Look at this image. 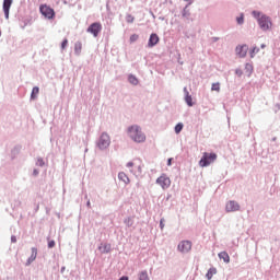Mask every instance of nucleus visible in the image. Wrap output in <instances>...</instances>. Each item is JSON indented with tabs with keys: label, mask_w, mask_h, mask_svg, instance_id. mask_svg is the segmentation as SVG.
<instances>
[{
	"label": "nucleus",
	"mask_w": 280,
	"mask_h": 280,
	"mask_svg": "<svg viewBox=\"0 0 280 280\" xmlns=\"http://www.w3.org/2000/svg\"><path fill=\"white\" fill-rule=\"evenodd\" d=\"M127 132L128 137H130L135 143H145V133L141 130L139 125L128 127Z\"/></svg>",
	"instance_id": "nucleus-1"
},
{
	"label": "nucleus",
	"mask_w": 280,
	"mask_h": 280,
	"mask_svg": "<svg viewBox=\"0 0 280 280\" xmlns=\"http://www.w3.org/2000/svg\"><path fill=\"white\" fill-rule=\"evenodd\" d=\"M253 16H255V19H258V25L260 28H262L264 32H267V30H270L272 27V22L270 21V18L261 15V13L257 11H253Z\"/></svg>",
	"instance_id": "nucleus-2"
},
{
	"label": "nucleus",
	"mask_w": 280,
	"mask_h": 280,
	"mask_svg": "<svg viewBox=\"0 0 280 280\" xmlns=\"http://www.w3.org/2000/svg\"><path fill=\"white\" fill-rule=\"evenodd\" d=\"M217 159H218V154L205 152L202 154L201 160L199 161V165H200V167H209V165H211V163H215Z\"/></svg>",
	"instance_id": "nucleus-3"
},
{
	"label": "nucleus",
	"mask_w": 280,
	"mask_h": 280,
	"mask_svg": "<svg viewBox=\"0 0 280 280\" xmlns=\"http://www.w3.org/2000/svg\"><path fill=\"white\" fill-rule=\"evenodd\" d=\"M127 167L130 168L132 174H141V171L143 170V162L141 159H135L133 161L127 163Z\"/></svg>",
	"instance_id": "nucleus-4"
},
{
	"label": "nucleus",
	"mask_w": 280,
	"mask_h": 280,
	"mask_svg": "<svg viewBox=\"0 0 280 280\" xmlns=\"http://www.w3.org/2000/svg\"><path fill=\"white\" fill-rule=\"evenodd\" d=\"M110 145V136L108 133L103 132L98 139L97 147L100 150H106Z\"/></svg>",
	"instance_id": "nucleus-5"
},
{
	"label": "nucleus",
	"mask_w": 280,
	"mask_h": 280,
	"mask_svg": "<svg viewBox=\"0 0 280 280\" xmlns=\"http://www.w3.org/2000/svg\"><path fill=\"white\" fill-rule=\"evenodd\" d=\"M156 184L162 187V189H170L172 185V179L165 174H162L160 177L156 178Z\"/></svg>",
	"instance_id": "nucleus-6"
},
{
	"label": "nucleus",
	"mask_w": 280,
	"mask_h": 280,
	"mask_svg": "<svg viewBox=\"0 0 280 280\" xmlns=\"http://www.w3.org/2000/svg\"><path fill=\"white\" fill-rule=\"evenodd\" d=\"M86 32L89 34H92L94 36V38H97V36H100V33L102 32V23H100V22L92 23L88 27Z\"/></svg>",
	"instance_id": "nucleus-7"
},
{
	"label": "nucleus",
	"mask_w": 280,
	"mask_h": 280,
	"mask_svg": "<svg viewBox=\"0 0 280 280\" xmlns=\"http://www.w3.org/2000/svg\"><path fill=\"white\" fill-rule=\"evenodd\" d=\"M39 12L43 14V16H45L46 19H54V16H56V12L54 11V9H51L49 5L47 4H42L39 8Z\"/></svg>",
	"instance_id": "nucleus-8"
},
{
	"label": "nucleus",
	"mask_w": 280,
	"mask_h": 280,
	"mask_svg": "<svg viewBox=\"0 0 280 280\" xmlns=\"http://www.w3.org/2000/svg\"><path fill=\"white\" fill-rule=\"evenodd\" d=\"M226 213H233L235 211H240V203L235 200H230L225 205Z\"/></svg>",
	"instance_id": "nucleus-9"
},
{
	"label": "nucleus",
	"mask_w": 280,
	"mask_h": 280,
	"mask_svg": "<svg viewBox=\"0 0 280 280\" xmlns=\"http://www.w3.org/2000/svg\"><path fill=\"white\" fill-rule=\"evenodd\" d=\"M191 246L192 244L190 241H182L177 245V250H179V253H189V250H191Z\"/></svg>",
	"instance_id": "nucleus-10"
},
{
	"label": "nucleus",
	"mask_w": 280,
	"mask_h": 280,
	"mask_svg": "<svg viewBox=\"0 0 280 280\" xmlns=\"http://www.w3.org/2000/svg\"><path fill=\"white\" fill-rule=\"evenodd\" d=\"M235 51L238 58H246V55L248 54V45H238L236 46Z\"/></svg>",
	"instance_id": "nucleus-11"
},
{
	"label": "nucleus",
	"mask_w": 280,
	"mask_h": 280,
	"mask_svg": "<svg viewBox=\"0 0 280 280\" xmlns=\"http://www.w3.org/2000/svg\"><path fill=\"white\" fill-rule=\"evenodd\" d=\"M10 8H12V0H4L3 12H4L5 19H10Z\"/></svg>",
	"instance_id": "nucleus-12"
},
{
	"label": "nucleus",
	"mask_w": 280,
	"mask_h": 280,
	"mask_svg": "<svg viewBox=\"0 0 280 280\" xmlns=\"http://www.w3.org/2000/svg\"><path fill=\"white\" fill-rule=\"evenodd\" d=\"M159 35H156V33H153L150 35V38H149V47H154L155 45H159Z\"/></svg>",
	"instance_id": "nucleus-13"
},
{
	"label": "nucleus",
	"mask_w": 280,
	"mask_h": 280,
	"mask_svg": "<svg viewBox=\"0 0 280 280\" xmlns=\"http://www.w3.org/2000/svg\"><path fill=\"white\" fill-rule=\"evenodd\" d=\"M38 255V249L35 247L32 248L31 257L26 261V266H30L33 261H36V257Z\"/></svg>",
	"instance_id": "nucleus-14"
},
{
	"label": "nucleus",
	"mask_w": 280,
	"mask_h": 280,
	"mask_svg": "<svg viewBox=\"0 0 280 280\" xmlns=\"http://www.w3.org/2000/svg\"><path fill=\"white\" fill-rule=\"evenodd\" d=\"M38 255V249L35 247L32 248L31 257L26 261V266H30L33 261H36V257Z\"/></svg>",
	"instance_id": "nucleus-15"
},
{
	"label": "nucleus",
	"mask_w": 280,
	"mask_h": 280,
	"mask_svg": "<svg viewBox=\"0 0 280 280\" xmlns=\"http://www.w3.org/2000/svg\"><path fill=\"white\" fill-rule=\"evenodd\" d=\"M184 92H185V102L188 106H194V102H192V98H191V95H189V91H187V88L184 89Z\"/></svg>",
	"instance_id": "nucleus-16"
},
{
	"label": "nucleus",
	"mask_w": 280,
	"mask_h": 280,
	"mask_svg": "<svg viewBox=\"0 0 280 280\" xmlns=\"http://www.w3.org/2000/svg\"><path fill=\"white\" fill-rule=\"evenodd\" d=\"M219 259H223L225 264H229L231 261V256H229V253L221 252L219 253Z\"/></svg>",
	"instance_id": "nucleus-17"
},
{
	"label": "nucleus",
	"mask_w": 280,
	"mask_h": 280,
	"mask_svg": "<svg viewBox=\"0 0 280 280\" xmlns=\"http://www.w3.org/2000/svg\"><path fill=\"white\" fill-rule=\"evenodd\" d=\"M118 178H119V180H122V183H125V185H129V183H130V178L124 172L118 174Z\"/></svg>",
	"instance_id": "nucleus-18"
},
{
	"label": "nucleus",
	"mask_w": 280,
	"mask_h": 280,
	"mask_svg": "<svg viewBox=\"0 0 280 280\" xmlns=\"http://www.w3.org/2000/svg\"><path fill=\"white\" fill-rule=\"evenodd\" d=\"M213 275H218V269L215 268H210L206 275L208 280L213 279Z\"/></svg>",
	"instance_id": "nucleus-19"
},
{
	"label": "nucleus",
	"mask_w": 280,
	"mask_h": 280,
	"mask_svg": "<svg viewBox=\"0 0 280 280\" xmlns=\"http://www.w3.org/2000/svg\"><path fill=\"white\" fill-rule=\"evenodd\" d=\"M139 280H150V276H148V271L144 270V271H141L139 275Z\"/></svg>",
	"instance_id": "nucleus-20"
},
{
	"label": "nucleus",
	"mask_w": 280,
	"mask_h": 280,
	"mask_svg": "<svg viewBox=\"0 0 280 280\" xmlns=\"http://www.w3.org/2000/svg\"><path fill=\"white\" fill-rule=\"evenodd\" d=\"M128 80L130 84H133V86H137V84H139V79H137V77L135 75H129Z\"/></svg>",
	"instance_id": "nucleus-21"
},
{
	"label": "nucleus",
	"mask_w": 280,
	"mask_h": 280,
	"mask_svg": "<svg viewBox=\"0 0 280 280\" xmlns=\"http://www.w3.org/2000/svg\"><path fill=\"white\" fill-rule=\"evenodd\" d=\"M74 51H75V54H80L82 51V43L81 42H77L74 44Z\"/></svg>",
	"instance_id": "nucleus-22"
},
{
	"label": "nucleus",
	"mask_w": 280,
	"mask_h": 280,
	"mask_svg": "<svg viewBox=\"0 0 280 280\" xmlns=\"http://www.w3.org/2000/svg\"><path fill=\"white\" fill-rule=\"evenodd\" d=\"M39 91L38 86L33 88L31 100H36V95H38Z\"/></svg>",
	"instance_id": "nucleus-23"
},
{
	"label": "nucleus",
	"mask_w": 280,
	"mask_h": 280,
	"mask_svg": "<svg viewBox=\"0 0 280 280\" xmlns=\"http://www.w3.org/2000/svg\"><path fill=\"white\" fill-rule=\"evenodd\" d=\"M256 54H259V48L257 46H255L250 51H249V55H250V58H255V55Z\"/></svg>",
	"instance_id": "nucleus-24"
},
{
	"label": "nucleus",
	"mask_w": 280,
	"mask_h": 280,
	"mask_svg": "<svg viewBox=\"0 0 280 280\" xmlns=\"http://www.w3.org/2000/svg\"><path fill=\"white\" fill-rule=\"evenodd\" d=\"M211 91H217V93H220V83H212Z\"/></svg>",
	"instance_id": "nucleus-25"
},
{
	"label": "nucleus",
	"mask_w": 280,
	"mask_h": 280,
	"mask_svg": "<svg viewBox=\"0 0 280 280\" xmlns=\"http://www.w3.org/2000/svg\"><path fill=\"white\" fill-rule=\"evenodd\" d=\"M126 21H127V23H135V16H132V14H127Z\"/></svg>",
	"instance_id": "nucleus-26"
},
{
	"label": "nucleus",
	"mask_w": 280,
	"mask_h": 280,
	"mask_svg": "<svg viewBox=\"0 0 280 280\" xmlns=\"http://www.w3.org/2000/svg\"><path fill=\"white\" fill-rule=\"evenodd\" d=\"M183 130V124H177L176 126H175V132H176V135H178V133H180V131Z\"/></svg>",
	"instance_id": "nucleus-27"
},
{
	"label": "nucleus",
	"mask_w": 280,
	"mask_h": 280,
	"mask_svg": "<svg viewBox=\"0 0 280 280\" xmlns=\"http://www.w3.org/2000/svg\"><path fill=\"white\" fill-rule=\"evenodd\" d=\"M137 40H139V35L133 34L130 36V43H137Z\"/></svg>",
	"instance_id": "nucleus-28"
},
{
	"label": "nucleus",
	"mask_w": 280,
	"mask_h": 280,
	"mask_svg": "<svg viewBox=\"0 0 280 280\" xmlns=\"http://www.w3.org/2000/svg\"><path fill=\"white\" fill-rule=\"evenodd\" d=\"M103 253H110V244H105L103 246Z\"/></svg>",
	"instance_id": "nucleus-29"
},
{
	"label": "nucleus",
	"mask_w": 280,
	"mask_h": 280,
	"mask_svg": "<svg viewBox=\"0 0 280 280\" xmlns=\"http://www.w3.org/2000/svg\"><path fill=\"white\" fill-rule=\"evenodd\" d=\"M67 45H69V39H63V42L61 43V49H67Z\"/></svg>",
	"instance_id": "nucleus-30"
},
{
	"label": "nucleus",
	"mask_w": 280,
	"mask_h": 280,
	"mask_svg": "<svg viewBox=\"0 0 280 280\" xmlns=\"http://www.w3.org/2000/svg\"><path fill=\"white\" fill-rule=\"evenodd\" d=\"M245 69H246L247 71H249V73H252V72H253V65L246 63V65H245Z\"/></svg>",
	"instance_id": "nucleus-31"
},
{
	"label": "nucleus",
	"mask_w": 280,
	"mask_h": 280,
	"mask_svg": "<svg viewBox=\"0 0 280 280\" xmlns=\"http://www.w3.org/2000/svg\"><path fill=\"white\" fill-rule=\"evenodd\" d=\"M160 229L163 231L165 229V219L160 220Z\"/></svg>",
	"instance_id": "nucleus-32"
},
{
	"label": "nucleus",
	"mask_w": 280,
	"mask_h": 280,
	"mask_svg": "<svg viewBox=\"0 0 280 280\" xmlns=\"http://www.w3.org/2000/svg\"><path fill=\"white\" fill-rule=\"evenodd\" d=\"M238 25H242L244 23V15H241L240 18L236 19Z\"/></svg>",
	"instance_id": "nucleus-33"
},
{
	"label": "nucleus",
	"mask_w": 280,
	"mask_h": 280,
	"mask_svg": "<svg viewBox=\"0 0 280 280\" xmlns=\"http://www.w3.org/2000/svg\"><path fill=\"white\" fill-rule=\"evenodd\" d=\"M125 224L132 226V219H130V218L126 219Z\"/></svg>",
	"instance_id": "nucleus-34"
},
{
	"label": "nucleus",
	"mask_w": 280,
	"mask_h": 280,
	"mask_svg": "<svg viewBox=\"0 0 280 280\" xmlns=\"http://www.w3.org/2000/svg\"><path fill=\"white\" fill-rule=\"evenodd\" d=\"M54 246H56V242L55 241H49L48 242V248H54Z\"/></svg>",
	"instance_id": "nucleus-35"
},
{
	"label": "nucleus",
	"mask_w": 280,
	"mask_h": 280,
	"mask_svg": "<svg viewBox=\"0 0 280 280\" xmlns=\"http://www.w3.org/2000/svg\"><path fill=\"white\" fill-rule=\"evenodd\" d=\"M235 73H236V75H238V78H242V70H240V69H237L236 71H235Z\"/></svg>",
	"instance_id": "nucleus-36"
},
{
	"label": "nucleus",
	"mask_w": 280,
	"mask_h": 280,
	"mask_svg": "<svg viewBox=\"0 0 280 280\" xmlns=\"http://www.w3.org/2000/svg\"><path fill=\"white\" fill-rule=\"evenodd\" d=\"M11 242H13V244H16V236H12Z\"/></svg>",
	"instance_id": "nucleus-37"
},
{
	"label": "nucleus",
	"mask_w": 280,
	"mask_h": 280,
	"mask_svg": "<svg viewBox=\"0 0 280 280\" xmlns=\"http://www.w3.org/2000/svg\"><path fill=\"white\" fill-rule=\"evenodd\" d=\"M172 161H173L172 158H170V159L167 160V165H168V166L172 165Z\"/></svg>",
	"instance_id": "nucleus-38"
},
{
	"label": "nucleus",
	"mask_w": 280,
	"mask_h": 280,
	"mask_svg": "<svg viewBox=\"0 0 280 280\" xmlns=\"http://www.w3.org/2000/svg\"><path fill=\"white\" fill-rule=\"evenodd\" d=\"M38 164L39 165H45V162H43V160H38Z\"/></svg>",
	"instance_id": "nucleus-39"
},
{
	"label": "nucleus",
	"mask_w": 280,
	"mask_h": 280,
	"mask_svg": "<svg viewBox=\"0 0 280 280\" xmlns=\"http://www.w3.org/2000/svg\"><path fill=\"white\" fill-rule=\"evenodd\" d=\"M33 174H34V176H38V171L34 170Z\"/></svg>",
	"instance_id": "nucleus-40"
},
{
	"label": "nucleus",
	"mask_w": 280,
	"mask_h": 280,
	"mask_svg": "<svg viewBox=\"0 0 280 280\" xmlns=\"http://www.w3.org/2000/svg\"><path fill=\"white\" fill-rule=\"evenodd\" d=\"M119 280H128V277L124 276Z\"/></svg>",
	"instance_id": "nucleus-41"
},
{
	"label": "nucleus",
	"mask_w": 280,
	"mask_h": 280,
	"mask_svg": "<svg viewBox=\"0 0 280 280\" xmlns=\"http://www.w3.org/2000/svg\"><path fill=\"white\" fill-rule=\"evenodd\" d=\"M265 48H266V45H265V44H262V45H261V49H265Z\"/></svg>",
	"instance_id": "nucleus-42"
},
{
	"label": "nucleus",
	"mask_w": 280,
	"mask_h": 280,
	"mask_svg": "<svg viewBox=\"0 0 280 280\" xmlns=\"http://www.w3.org/2000/svg\"><path fill=\"white\" fill-rule=\"evenodd\" d=\"M0 36H1V31H0Z\"/></svg>",
	"instance_id": "nucleus-43"
}]
</instances>
